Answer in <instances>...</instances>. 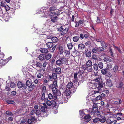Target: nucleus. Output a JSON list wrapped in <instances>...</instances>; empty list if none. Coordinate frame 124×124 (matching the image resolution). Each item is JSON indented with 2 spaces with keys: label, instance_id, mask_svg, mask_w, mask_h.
I'll list each match as a JSON object with an SVG mask.
<instances>
[{
  "label": "nucleus",
  "instance_id": "obj_49",
  "mask_svg": "<svg viewBox=\"0 0 124 124\" xmlns=\"http://www.w3.org/2000/svg\"><path fill=\"white\" fill-rule=\"evenodd\" d=\"M31 84V82L29 80H28L26 82V84L28 87L30 86Z\"/></svg>",
  "mask_w": 124,
  "mask_h": 124
},
{
  "label": "nucleus",
  "instance_id": "obj_45",
  "mask_svg": "<svg viewBox=\"0 0 124 124\" xmlns=\"http://www.w3.org/2000/svg\"><path fill=\"white\" fill-rule=\"evenodd\" d=\"M35 118L34 117H32V118L31 119H29L28 121V123L30 124H31L33 121V120Z\"/></svg>",
  "mask_w": 124,
  "mask_h": 124
},
{
  "label": "nucleus",
  "instance_id": "obj_60",
  "mask_svg": "<svg viewBox=\"0 0 124 124\" xmlns=\"http://www.w3.org/2000/svg\"><path fill=\"white\" fill-rule=\"evenodd\" d=\"M45 98V93H43L42 94L41 98V100L42 101L44 100Z\"/></svg>",
  "mask_w": 124,
  "mask_h": 124
},
{
  "label": "nucleus",
  "instance_id": "obj_39",
  "mask_svg": "<svg viewBox=\"0 0 124 124\" xmlns=\"http://www.w3.org/2000/svg\"><path fill=\"white\" fill-rule=\"evenodd\" d=\"M98 51V52H100L104 50V49L103 47H97Z\"/></svg>",
  "mask_w": 124,
  "mask_h": 124
},
{
  "label": "nucleus",
  "instance_id": "obj_44",
  "mask_svg": "<svg viewBox=\"0 0 124 124\" xmlns=\"http://www.w3.org/2000/svg\"><path fill=\"white\" fill-rule=\"evenodd\" d=\"M97 90L94 91V94L101 93L102 91V90L101 89H97Z\"/></svg>",
  "mask_w": 124,
  "mask_h": 124
},
{
  "label": "nucleus",
  "instance_id": "obj_33",
  "mask_svg": "<svg viewBox=\"0 0 124 124\" xmlns=\"http://www.w3.org/2000/svg\"><path fill=\"white\" fill-rule=\"evenodd\" d=\"M23 84L21 82L19 81L17 83V86L19 88H21L23 87Z\"/></svg>",
  "mask_w": 124,
  "mask_h": 124
},
{
  "label": "nucleus",
  "instance_id": "obj_54",
  "mask_svg": "<svg viewBox=\"0 0 124 124\" xmlns=\"http://www.w3.org/2000/svg\"><path fill=\"white\" fill-rule=\"evenodd\" d=\"M53 85H54V86L55 87H56L57 86V81L56 80H54L53 82Z\"/></svg>",
  "mask_w": 124,
  "mask_h": 124
},
{
  "label": "nucleus",
  "instance_id": "obj_10",
  "mask_svg": "<svg viewBox=\"0 0 124 124\" xmlns=\"http://www.w3.org/2000/svg\"><path fill=\"white\" fill-rule=\"evenodd\" d=\"M106 83L107 85L108 86H111L113 85L112 80L110 79H108L106 80Z\"/></svg>",
  "mask_w": 124,
  "mask_h": 124
},
{
  "label": "nucleus",
  "instance_id": "obj_31",
  "mask_svg": "<svg viewBox=\"0 0 124 124\" xmlns=\"http://www.w3.org/2000/svg\"><path fill=\"white\" fill-rule=\"evenodd\" d=\"M47 107L46 105L44 106H41L40 108V109L41 112H44L45 111V108H47Z\"/></svg>",
  "mask_w": 124,
  "mask_h": 124
},
{
  "label": "nucleus",
  "instance_id": "obj_56",
  "mask_svg": "<svg viewBox=\"0 0 124 124\" xmlns=\"http://www.w3.org/2000/svg\"><path fill=\"white\" fill-rule=\"evenodd\" d=\"M100 77H97L95 79V81L96 82H97V83H98V82H100L99 81L100 80Z\"/></svg>",
  "mask_w": 124,
  "mask_h": 124
},
{
  "label": "nucleus",
  "instance_id": "obj_9",
  "mask_svg": "<svg viewBox=\"0 0 124 124\" xmlns=\"http://www.w3.org/2000/svg\"><path fill=\"white\" fill-rule=\"evenodd\" d=\"M48 97L49 99H53L54 100H56L57 99V96L54 95V96L51 93H49L48 95Z\"/></svg>",
  "mask_w": 124,
  "mask_h": 124
},
{
  "label": "nucleus",
  "instance_id": "obj_23",
  "mask_svg": "<svg viewBox=\"0 0 124 124\" xmlns=\"http://www.w3.org/2000/svg\"><path fill=\"white\" fill-rule=\"evenodd\" d=\"M55 72L57 74H59L61 73V68L60 67L57 68L55 69Z\"/></svg>",
  "mask_w": 124,
  "mask_h": 124
},
{
  "label": "nucleus",
  "instance_id": "obj_19",
  "mask_svg": "<svg viewBox=\"0 0 124 124\" xmlns=\"http://www.w3.org/2000/svg\"><path fill=\"white\" fill-rule=\"evenodd\" d=\"M80 38L79 35L75 36L73 38V41L75 42H77L79 40Z\"/></svg>",
  "mask_w": 124,
  "mask_h": 124
},
{
  "label": "nucleus",
  "instance_id": "obj_21",
  "mask_svg": "<svg viewBox=\"0 0 124 124\" xmlns=\"http://www.w3.org/2000/svg\"><path fill=\"white\" fill-rule=\"evenodd\" d=\"M52 41L53 42L56 43L59 40L58 38L56 37H54L51 38Z\"/></svg>",
  "mask_w": 124,
  "mask_h": 124
},
{
  "label": "nucleus",
  "instance_id": "obj_41",
  "mask_svg": "<svg viewBox=\"0 0 124 124\" xmlns=\"http://www.w3.org/2000/svg\"><path fill=\"white\" fill-rule=\"evenodd\" d=\"M103 60L105 62L109 61V62H111L112 61L111 59L110 58H108L107 57H104L103 59Z\"/></svg>",
  "mask_w": 124,
  "mask_h": 124
},
{
  "label": "nucleus",
  "instance_id": "obj_53",
  "mask_svg": "<svg viewBox=\"0 0 124 124\" xmlns=\"http://www.w3.org/2000/svg\"><path fill=\"white\" fill-rule=\"evenodd\" d=\"M78 78H74L73 79V82L75 83H76V85L78 84Z\"/></svg>",
  "mask_w": 124,
  "mask_h": 124
},
{
  "label": "nucleus",
  "instance_id": "obj_30",
  "mask_svg": "<svg viewBox=\"0 0 124 124\" xmlns=\"http://www.w3.org/2000/svg\"><path fill=\"white\" fill-rule=\"evenodd\" d=\"M68 28H66L62 32L61 34L62 35H63L66 33L68 32Z\"/></svg>",
  "mask_w": 124,
  "mask_h": 124
},
{
  "label": "nucleus",
  "instance_id": "obj_55",
  "mask_svg": "<svg viewBox=\"0 0 124 124\" xmlns=\"http://www.w3.org/2000/svg\"><path fill=\"white\" fill-rule=\"evenodd\" d=\"M61 90H62V91L63 93L65 92L67 90H66V87L65 86L64 87L62 88L61 89Z\"/></svg>",
  "mask_w": 124,
  "mask_h": 124
},
{
  "label": "nucleus",
  "instance_id": "obj_12",
  "mask_svg": "<svg viewBox=\"0 0 124 124\" xmlns=\"http://www.w3.org/2000/svg\"><path fill=\"white\" fill-rule=\"evenodd\" d=\"M57 16L51 18V19H49L47 21L46 23H48V22H51V21L55 22H56L57 20Z\"/></svg>",
  "mask_w": 124,
  "mask_h": 124
},
{
  "label": "nucleus",
  "instance_id": "obj_26",
  "mask_svg": "<svg viewBox=\"0 0 124 124\" xmlns=\"http://www.w3.org/2000/svg\"><path fill=\"white\" fill-rule=\"evenodd\" d=\"M78 48L81 49H84L85 47V45L82 44H80L78 45Z\"/></svg>",
  "mask_w": 124,
  "mask_h": 124
},
{
  "label": "nucleus",
  "instance_id": "obj_32",
  "mask_svg": "<svg viewBox=\"0 0 124 124\" xmlns=\"http://www.w3.org/2000/svg\"><path fill=\"white\" fill-rule=\"evenodd\" d=\"M98 66L100 68L102 69L103 68V64L102 62H99Z\"/></svg>",
  "mask_w": 124,
  "mask_h": 124
},
{
  "label": "nucleus",
  "instance_id": "obj_46",
  "mask_svg": "<svg viewBox=\"0 0 124 124\" xmlns=\"http://www.w3.org/2000/svg\"><path fill=\"white\" fill-rule=\"evenodd\" d=\"M52 77L54 79H56L57 78V74L55 73H53L52 74Z\"/></svg>",
  "mask_w": 124,
  "mask_h": 124
},
{
  "label": "nucleus",
  "instance_id": "obj_62",
  "mask_svg": "<svg viewBox=\"0 0 124 124\" xmlns=\"http://www.w3.org/2000/svg\"><path fill=\"white\" fill-rule=\"evenodd\" d=\"M16 94V91H12L11 93V94L12 95L14 96H15Z\"/></svg>",
  "mask_w": 124,
  "mask_h": 124
},
{
  "label": "nucleus",
  "instance_id": "obj_35",
  "mask_svg": "<svg viewBox=\"0 0 124 124\" xmlns=\"http://www.w3.org/2000/svg\"><path fill=\"white\" fill-rule=\"evenodd\" d=\"M112 64L110 63H107L106 68L107 69H110L112 68Z\"/></svg>",
  "mask_w": 124,
  "mask_h": 124
},
{
  "label": "nucleus",
  "instance_id": "obj_24",
  "mask_svg": "<svg viewBox=\"0 0 124 124\" xmlns=\"http://www.w3.org/2000/svg\"><path fill=\"white\" fill-rule=\"evenodd\" d=\"M107 122H108V123L109 124H115L116 123V120L112 121L109 119H108L106 121Z\"/></svg>",
  "mask_w": 124,
  "mask_h": 124
},
{
  "label": "nucleus",
  "instance_id": "obj_61",
  "mask_svg": "<svg viewBox=\"0 0 124 124\" xmlns=\"http://www.w3.org/2000/svg\"><path fill=\"white\" fill-rule=\"evenodd\" d=\"M84 72V71L82 70H79L78 73V74H79L81 75Z\"/></svg>",
  "mask_w": 124,
  "mask_h": 124
},
{
  "label": "nucleus",
  "instance_id": "obj_58",
  "mask_svg": "<svg viewBox=\"0 0 124 124\" xmlns=\"http://www.w3.org/2000/svg\"><path fill=\"white\" fill-rule=\"evenodd\" d=\"M5 8L6 11L9 10L10 9V8L7 5L6 6Z\"/></svg>",
  "mask_w": 124,
  "mask_h": 124
},
{
  "label": "nucleus",
  "instance_id": "obj_59",
  "mask_svg": "<svg viewBox=\"0 0 124 124\" xmlns=\"http://www.w3.org/2000/svg\"><path fill=\"white\" fill-rule=\"evenodd\" d=\"M52 90L53 92L54 93H57V89L55 88V87H54L53 88H52Z\"/></svg>",
  "mask_w": 124,
  "mask_h": 124
},
{
  "label": "nucleus",
  "instance_id": "obj_14",
  "mask_svg": "<svg viewBox=\"0 0 124 124\" xmlns=\"http://www.w3.org/2000/svg\"><path fill=\"white\" fill-rule=\"evenodd\" d=\"M91 116L90 115H88L85 116L84 117V120L85 121L88 122L91 120Z\"/></svg>",
  "mask_w": 124,
  "mask_h": 124
},
{
  "label": "nucleus",
  "instance_id": "obj_2",
  "mask_svg": "<svg viewBox=\"0 0 124 124\" xmlns=\"http://www.w3.org/2000/svg\"><path fill=\"white\" fill-rule=\"evenodd\" d=\"M100 118H96L93 120V122L95 123H99L100 122L103 123L105 121V117L102 116V115L100 116Z\"/></svg>",
  "mask_w": 124,
  "mask_h": 124
},
{
  "label": "nucleus",
  "instance_id": "obj_43",
  "mask_svg": "<svg viewBox=\"0 0 124 124\" xmlns=\"http://www.w3.org/2000/svg\"><path fill=\"white\" fill-rule=\"evenodd\" d=\"M36 66L38 67L41 68L42 67V64L39 62H37L35 64Z\"/></svg>",
  "mask_w": 124,
  "mask_h": 124
},
{
  "label": "nucleus",
  "instance_id": "obj_18",
  "mask_svg": "<svg viewBox=\"0 0 124 124\" xmlns=\"http://www.w3.org/2000/svg\"><path fill=\"white\" fill-rule=\"evenodd\" d=\"M30 86H28V89L29 91H31L35 88V85L34 84H32Z\"/></svg>",
  "mask_w": 124,
  "mask_h": 124
},
{
  "label": "nucleus",
  "instance_id": "obj_63",
  "mask_svg": "<svg viewBox=\"0 0 124 124\" xmlns=\"http://www.w3.org/2000/svg\"><path fill=\"white\" fill-rule=\"evenodd\" d=\"M6 90L8 91H9L11 90V89L8 86L6 85L5 87Z\"/></svg>",
  "mask_w": 124,
  "mask_h": 124
},
{
  "label": "nucleus",
  "instance_id": "obj_57",
  "mask_svg": "<svg viewBox=\"0 0 124 124\" xmlns=\"http://www.w3.org/2000/svg\"><path fill=\"white\" fill-rule=\"evenodd\" d=\"M101 99L102 98L101 96L99 95L96 97L95 99V100L96 101H98V100H101Z\"/></svg>",
  "mask_w": 124,
  "mask_h": 124
},
{
  "label": "nucleus",
  "instance_id": "obj_50",
  "mask_svg": "<svg viewBox=\"0 0 124 124\" xmlns=\"http://www.w3.org/2000/svg\"><path fill=\"white\" fill-rule=\"evenodd\" d=\"M7 5L6 3L5 2H1V6L2 7H4L6 6Z\"/></svg>",
  "mask_w": 124,
  "mask_h": 124
},
{
  "label": "nucleus",
  "instance_id": "obj_28",
  "mask_svg": "<svg viewBox=\"0 0 124 124\" xmlns=\"http://www.w3.org/2000/svg\"><path fill=\"white\" fill-rule=\"evenodd\" d=\"M108 70L107 68L102 69L101 70V72L102 74L103 75H105L107 72Z\"/></svg>",
  "mask_w": 124,
  "mask_h": 124
},
{
  "label": "nucleus",
  "instance_id": "obj_64",
  "mask_svg": "<svg viewBox=\"0 0 124 124\" xmlns=\"http://www.w3.org/2000/svg\"><path fill=\"white\" fill-rule=\"evenodd\" d=\"M27 86L26 84H23L22 87H23V90H25L27 88Z\"/></svg>",
  "mask_w": 124,
  "mask_h": 124
},
{
  "label": "nucleus",
  "instance_id": "obj_13",
  "mask_svg": "<svg viewBox=\"0 0 124 124\" xmlns=\"http://www.w3.org/2000/svg\"><path fill=\"white\" fill-rule=\"evenodd\" d=\"M40 51L43 53L46 54L48 52V49L44 48H41L39 49Z\"/></svg>",
  "mask_w": 124,
  "mask_h": 124
},
{
  "label": "nucleus",
  "instance_id": "obj_22",
  "mask_svg": "<svg viewBox=\"0 0 124 124\" xmlns=\"http://www.w3.org/2000/svg\"><path fill=\"white\" fill-rule=\"evenodd\" d=\"M123 83L122 82H121L117 84L116 86L117 88H122L123 87Z\"/></svg>",
  "mask_w": 124,
  "mask_h": 124
},
{
  "label": "nucleus",
  "instance_id": "obj_4",
  "mask_svg": "<svg viewBox=\"0 0 124 124\" xmlns=\"http://www.w3.org/2000/svg\"><path fill=\"white\" fill-rule=\"evenodd\" d=\"M68 98L67 97L65 96V95H64L62 96V97L60 98L57 100L56 99V101H58V103L60 104H62L63 102L64 103H66L68 101Z\"/></svg>",
  "mask_w": 124,
  "mask_h": 124
},
{
  "label": "nucleus",
  "instance_id": "obj_8",
  "mask_svg": "<svg viewBox=\"0 0 124 124\" xmlns=\"http://www.w3.org/2000/svg\"><path fill=\"white\" fill-rule=\"evenodd\" d=\"M71 91L70 90H67L65 92V94L66 95V96L67 97V96H70L71 93H74L75 92L76 90L75 89H71ZM66 96V95H65Z\"/></svg>",
  "mask_w": 124,
  "mask_h": 124
},
{
  "label": "nucleus",
  "instance_id": "obj_47",
  "mask_svg": "<svg viewBox=\"0 0 124 124\" xmlns=\"http://www.w3.org/2000/svg\"><path fill=\"white\" fill-rule=\"evenodd\" d=\"M9 104H12L14 103V102L12 100H8L6 101Z\"/></svg>",
  "mask_w": 124,
  "mask_h": 124
},
{
  "label": "nucleus",
  "instance_id": "obj_42",
  "mask_svg": "<svg viewBox=\"0 0 124 124\" xmlns=\"http://www.w3.org/2000/svg\"><path fill=\"white\" fill-rule=\"evenodd\" d=\"M6 114L7 115L9 116H13V114L12 113L9 111H7L6 112Z\"/></svg>",
  "mask_w": 124,
  "mask_h": 124
},
{
  "label": "nucleus",
  "instance_id": "obj_16",
  "mask_svg": "<svg viewBox=\"0 0 124 124\" xmlns=\"http://www.w3.org/2000/svg\"><path fill=\"white\" fill-rule=\"evenodd\" d=\"M57 9V7L56 6H51L50 8L48 9V11H54Z\"/></svg>",
  "mask_w": 124,
  "mask_h": 124
},
{
  "label": "nucleus",
  "instance_id": "obj_40",
  "mask_svg": "<svg viewBox=\"0 0 124 124\" xmlns=\"http://www.w3.org/2000/svg\"><path fill=\"white\" fill-rule=\"evenodd\" d=\"M98 52V51L97 47H95L92 50V52L94 53H95Z\"/></svg>",
  "mask_w": 124,
  "mask_h": 124
},
{
  "label": "nucleus",
  "instance_id": "obj_11",
  "mask_svg": "<svg viewBox=\"0 0 124 124\" xmlns=\"http://www.w3.org/2000/svg\"><path fill=\"white\" fill-rule=\"evenodd\" d=\"M46 104L48 106H50L52 104H53L54 105L56 104V101H54L53 102V101H50L49 100H47L46 101Z\"/></svg>",
  "mask_w": 124,
  "mask_h": 124
},
{
  "label": "nucleus",
  "instance_id": "obj_15",
  "mask_svg": "<svg viewBox=\"0 0 124 124\" xmlns=\"http://www.w3.org/2000/svg\"><path fill=\"white\" fill-rule=\"evenodd\" d=\"M45 55L44 54H41L39 56L38 58L40 61H43L45 59Z\"/></svg>",
  "mask_w": 124,
  "mask_h": 124
},
{
  "label": "nucleus",
  "instance_id": "obj_6",
  "mask_svg": "<svg viewBox=\"0 0 124 124\" xmlns=\"http://www.w3.org/2000/svg\"><path fill=\"white\" fill-rule=\"evenodd\" d=\"M78 84L76 85L77 86H78L81 83H82L84 81V77L81 75H80L78 76Z\"/></svg>",
  "mask_w": 124,
  "mask_h": 124
},
{
  "label": "nucleus",
  "instance_id": "obj_38",
  "mask_svg": "<svg viewBox=\"0 0 124 124\" xmlns=\"http://www.w3.org/2000/svg\"><path fill=\"white\" fill-rule=\"evenodd\" d=\"M92 111H94V110H95L96 111L98 110V108L97 107V105H93V109H92Z\"/></svg>",
  "mask_w": 124,
  "mask_h": 124
},
{
  "label": "nucleus",
  "instance_id": "obj_3",
  "mask_svg": "<svg viewBox=\"0 0 124 124\" xmlns=\"http://www.w3.org/2000/svg\"><path fill=\"white\" fill-rule=\"evenodd\" d=\"M92 85L95 87V89H101L102 90V89L103 88L105 84L102 81H100L98 83H95Z\"/></svg>",
  "mask_w": 124,
  "mask_h": 124
},
{
  "label": "nucleus",
  "instance_id": "obj_34",
  "mask_svg": "<svg viewBox=\"0 0 124 124\" xmlns=\"http://www.w3.org/2000/svg\"><path fill=\"white\" fill-rule=\"evenodd\" d=\"M101 45L102 47L105 48H106L108 46V44L104 41L102 42L101 43Z\"/></svg>",
  "mask_w": 124,
  "mask_h": 124
},
{
  "label": "nucleus",
  "instance_id": "obj_29",
  "mask_svg": "<svg viewBox=\"0 0 124 124\" xmlns=\"http://www.w3.org/2000/svg\"><path fill=\"white\" fill-rule=\"evenodd\" d=\"M52 57V54L50 53L47 54L46 55H45V59L46 60H48L51 59Z\"/></svg>",
  "mask_w": 124,
  "mask_h": 124
},
{
  "label": "nucleus",
  "instance_id": "obj_25",
  "mask_svg": "<svg viewBox=\"0 0 124 124\" xmlns=\"http://www.w3.org/2000/svg\"><path fill=\"white\" fill-rule=\"evenodd\" d=\"M93 66L94 70L98 72V65L96 63H95L93 65Z\"/></svg>",
  "mask_w": 124,
  "mask_h": 124
},
{
  "label": "nucleus",
  "instance_id": "obj_20",
  "mask_svg": "<svg viewBox=\"0 0 124 124\" xmlns=\"http://www.w3.org/2000/svg\"><path fill=\"white\" fill-rule=\"evenodd\" d=\"M46 45L47 47L49 48H51L53 45V43L50 42H48L46 43Z\"/></svg>",
  "mask_w": 124,
  "mask_h": 124
},
{
  "label": "nucleus",
  "instance_id": "obj_51",
  "mask_svg": "<svg viewBox=\"0 0 124 124\" xmlns=\"http://www.w3.org/2000/svg\"><path fill=\"white\" fill-rule=\"evenodd\" d=\"M118 69V67L116 65H115V66L113 68V70L115 72H116L117 70Z\"/></svg>",
  "mask_w": 124,
  "mask_h": 124
},
{
  "label": "nucleus",
  "instance_id": "obj_17",
  "mask_svg": "<svg viewBox=\"0 0 124 124\" xmlns=\"http://www.w3.org/2000/svg\"><path fill=\"white\" fill-rule=\"evenodd\" d=\"M74 86L72 83L71 82H69L67 85V87L69 89L72 88Z\"/></svg>",
  "mask_w": 124,
  "mask_h": 124
},
{
  "label": "nucleus",
  "instance_id": "obj_5",
  "mask_svg": "<svg viewBox=\"0 0 124 124\" xmlns=\"http://www.w3.org/2000/svg\"><path fill=\"white\" fill-rule=\"evenodd\" d=\"M87 67L86 68L84 67V69H86L89 72H91L92 71V69L91 68L89 69L88 67H91L92 65V63L91 60H89L86 63Z\"/></svg>",
  "mask_w": 124,
  "mask_h": 124
},
{
  "label": "nucleus",
  "instance_id": "obj_7",
  "mask_svg": "<svg viewBox=\"0 0 124 124\" xmlns=\"http://www.w3.org/2000/svg\"><path fill=\"white\" fill-rule=\"evenodd\" d=\"M84 54L88 58L90 57L91 56V51L87 48H85L84 52Z\"/></svg>",
  "mask_w": 124,
  "mask_h": 124
},
{
  "label": "nucleus",
  "instance_id": "obj_52",
  "mask_svg": "<svg viewBox=\"0 0 124 124\" xmlns=\"http://www.w3.org/2000/svg\"><path fill=\"white\" fill-rule=\"evenodd\" d=\"M91 42L89 41H87L85 43L86 46L88 47H90L91 46Z\"/></svg>",
  "mask_w": 124,
  "mask_h": 124
},
{
  "label": "nucleus",
  "instance_id": "obj_37",
  "mask_svg": "<svg viewBox=\"0 0 124 124\" xmlns=\"http://www.w3.org/2000/svg\"><path fill=\"white\" fill-rule=\"evenodd\" d=\"M16 84L14 82H11L10 83V87L12 88H14L15 87Z\"/></svg>",
  "mask_w": 124,
  "mask_h": 124
},
{
  "label": "nucleus",
  "instance_id": "obj_27",
  "mask_svg": "<svg viewBox=\"0 0 124 124\" xmlns=\"http://www.w3.org/2000/svg\"><path fill=\"white\" fill-rule=\"evenodd\" d=\"M35 114L38 116L39 117H40L41 116V111L40 110H36L35 112Z\"/></svg>",
  "mask_w": 124,
  "mask_h": 124
},
{
  "label": "nucleus",
  "instance_id": "obj_48",
  "mask_svg": "<svg viewBox=\"0 0 124 124\" xmlns=\"http://www.w3.org/2000/svg\"><path fill=\"white\" fill-rule=\"evenodd\" d=\"M65 55H66L69 56L70 55V50H65L64 52Z\"/></svg>",
  "mask_w": 124,
  "mask_h": 124
},
{
  "label": "nucleus",
  "instance_id": "obj_36",
  "mask_svg": "<svg viewBox=\"0 0 124 124\" xmlns=\"http://www.w3.org/2000/svg\"><path fill=\"white\" fill-rule=\"evenodd\" d=\"M67 46L68 48L70 50L72 49L73 46V45L71 43L68 44Z\"/></svg>",
  "mask_w": 124,
  "mask_h": 124
},
{
  "label": "nucleus",
  "instance_id": "obj_1",
  "mask_svg": "<svg viewBox=\"0 0 124 124\" xmlns=\"http://www.w3.org/2000/svg\"><path fill=\"white\" fill-rule=\"evenodd\" d=\"M67 62V59L64 57H61L56 62V65L59 66H62L63 64H65Z\"/></svg>",
  "mask_w": 124,
  "mask_h": 124
}]
</instances>
